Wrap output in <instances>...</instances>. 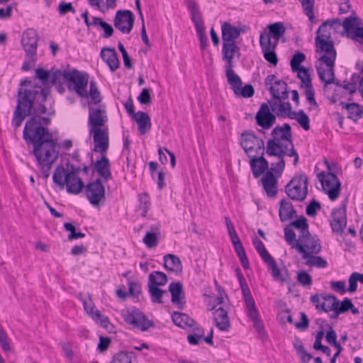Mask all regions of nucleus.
<instances>
[{
    "label": "nucleus",
    "instance_id": "1",
    "mask_svg": "<svg viewBox=\"0 0 363 363\" xmlns=\"http://www.w3.org/2000/svg\"><path fill=\"white\" fill-rule=\"evenodd\" d=\"M50 122L48 118L33 116L23 130V138L33 144V153L45 179L50 177V170L59 157L57 142L48 128L43 126Z\"/></svg>",
    "mask_w": 363,
    "mask_h": 363
},
{
    "label": "nucleus",
    "instance_id": "2",
    "mask_svg": "<svg viewBox=\"0 0 363 363\" xmlns=\"http://www.w3.org/2000/svg\"><path fill=\"white\" fill-rule=\"evenodd\" d=\"M335 23L340 24V21L337 19L325 21L317 31L316 51L320 54V56L316 62L315 67L320 79L325 82V86L333 83L352 95L357 91L355 83L348 82L342 84L340 80L335 79L334 67L337 53L333 43L330 40V33L328 30V27H333Z\"/></svg>",
    "mask_w": 363,
    "mask_h": 363
},
{
    "label": "nucleus",
    "instance_id": "3",
    "mask_svg": "<svg viewBox=\"0 0 363 363\" xmlns=\"http://www.w3.org/2000/svg\"><path fill=\"white\" fill-rule=\"evenodd\" d=\"M50 93L49 88H41L36 84L30 88H19L17 106L12 120L14 128L20 127L27 116L45 113L47 108L43 103L47 100Z\"/></svg>",
    "mask_w": 363,
    "mask_h": 363
},
{
    "label": "nucleus",
    "instance_id": "4",
    "mask_svg": "<svg viewBox=\"0 0 363 363\" xmlns=\"http://www.w3.org/2000/svg\"><path fill=\"white\" fill-rule=\"evenodd\" d=\"M272 138L267 143L266 153L269 156L288 155L294 157V164L298 162V155L292 141V132L289 123L277 126L272 132Z\"/></svg>",
    "mask_w": 363,
    "mask_h": 363
},
{
    "label": "nucleus",
    "instance_id": "5",
    "mask_svg": "<svg viewBox=\"0 0 363 363\" xmlns=\"http://www.w3.org/2000/svg\"><path fill=\"white\" fill-rule=\"evenodd\" d=\"M78 172L74 171L73 166L69 171L62 165L57 166L53 174V182L61 189L66 186L68 193L78 194L84 187V182L77 175Z\"/></svg>",
    "mask_w": 363,
    "mask_h": 363
},
{
    "label": "nucleus",
    "instance_id": "6",
    "mask_svg": "<svg viewBox=\"0 0 363 363\" xmlns=\"http://www.w3.org/2000/svg\"><path fill=\"white\" fill-rule=\"evenodd\" d=\"M240 145L250 158L264 153V140L252 132H245L241 134Z\"/></svg>",
    "mask_w": 363,
    "mask_h": 363
},
{
    "label": "nucleus",
    "instance_id": "7",
    "mask_svg": "<svg viewBox=\"0 0 363 363\" xmlns=\"http://www.w3.org/2000/svg\"><path fill=\"white\" fill-rule=\"evenodd\" d=\"M286 193L294 201H303L308 194V177L306 174H300L293 178L286 186Z\"/></svg>",
    "mask_w": 363,
    "mask_h": 363
},
{
    "label": "nucleus",
    "instance_id": "8",
    "mask_svg": "<svg viewBox=\"0 0 363 363\" xmlns=\"http://www.w3.org/2000/svg\"><path fill=\"white\" fill-rule=\"evenodd\" d=\"M294 248L302 254V258L306 259L309 255L318 254L321 251L320 240L316 236H312L309 233L300 235Z\"/></svg>",
    "mask_w": 363,
    "mask_h": 363
},
{
    "label": "nucleus",
    "instance_id": "9",
    "mask_svg": "<svg viewBox=\"0 0 363 363\" xmlns=\"http://www.w3.org/2000/svg\"><path fill=\"white\" fill-rule=\"evenodd\" d=\"M323 190L331 201H335L340 196L341 182L337 176L331 172H320L318 175Z\"/></svg>",
    "mask_w": 363,
    "mask_h": 363
},
{
    "label": "nucleus",
    "instance_id": "10",
    "mask_svg": "<svg viewBox=\"0 0 363 363\" xmlns=\"http://www.w3.org/2000/svg\"><path fill=\"white\" fill-rule=\"evenodd\" d=\"M187 6L191 11V20L194 23L196 33L199 35L200 45L202 50L208 45V38L205 34L203 21L199 11V8L195 0H186Z\"/></svg>",
    "mask_w": 363,
    "mask_h": 363
},
{
    "label": "nucleus",
    "instance_id": "11",
    "mask_svg": "<svg viewBox=\"0 0 363 363\" xmlns=\"http://www.w3.org/2000/svg\"><path fill=\"white\" fill-rule=\"evenodd\" d=\"M89 81V75L85 73L79 72L75 69L69 71L67 82H68V88L73 90L79 96L82 97L87 96V84Z\"/></svg>",
    "mask_w": 363,
    "mask_h": 363
},
{
    "label": "nucleus",
    "instance_id": "12",
    "mask_svg": "<svg viewBox=\"0 0 363 363\" xmlns=\"http://www.w3.org/2000/svg\"><path fill=\"white\" fill-rule=\"evenodd\" d=\"M124 320L135 328L140 329L142 331H146L152 323L150 321L146 316L138 308H131L123 311Z\"/></svg>",
    "mask_w": 363,
    "mask_h": 363
},
{
    "label": "nucleus",
    "instance_id": "13",
    "mask_svg": "<svg viewBox=\"0 0 363 363\" xmlns=\"http://www.w3.org/2000/svg\"><path fill=\"white\" fill-rule=\"evenodd\" d=\"M39 35L36 30L33 28L26 29L21 36V46L26 56L37 55Z\"/></svg>",
    "mask_w": 363,
    "mask_h": 363
},
{
    "label": "nucleus",
    "instance_id": "14",
    "mask_svg": "<svg viewBox=\"0 0 363 363\" xmlns=\"http://www.w3.org/2000/svg\"><path fill=\"white\" fill-rule=\"evenodd\" d=\"M135 16L129 10H119L114 18V26L124 34H128L133 30Z\"/></svg>",
    "mask_w": 363,
    "mask_h": 363
},
{
    "label": "nucleus",
    "instance_id": "15",
    "mask_svg": "<svg viewBox=\"0 0 363 363\" xmlns=\"http://www.w3.org/2000/svg\"><path fill=\"white\" fill-rule=\"evenodd\" d=\"M86 194L88 200L94 206L105 201V187L101 180L97 179L89 183L86 187Z\"/></svg>",
    "mask_w": 363,
    "mask_h": 363
},
{
    "label": "nucleus",
    "instance_id": "16",
    "mask_svg": "<svg viewBox=\"0 0 363 363\" xmlns=\"http://www.w3.org/2000/svg\"><path fill=\"white\" fill-rule=\"evenodd\" d=\"M330 226L333 233L340 235L344 233L347 226L345 204H342L339 208L333 210L331 213Z\"/></svg>",
    "mask_w": 363,
    "mask_h": 363
},
{
    "label": "nucleus",
    "instance_id": "17",
    "mask_svg": "<svg viewBox=\"0 0 363 363\" xmlns=\"http://www.w3.org/2000/svg\"><path fill=\"white\" fill-rule=\"evenodd\" d=\"M265 84L269 86L273 96L272 99H286L288 98L287 84L283 80H277L275 75L267 76Z\"/></svg>",
    "mask_w": 363,
    "mask_h": 363
},
{
    "label": "nucleus",
    "instance_id": "18",
    "mask_svg": "<svg viewBox=\"0 0 363 363\" xmlns=\"http://www.w3.org/2000/svg\"><path fill=\"white\" fill-rule=\"evenodd\" d=\"M90 134L93 135L94 143V150L101 152L102 155L106 154L109 147V137L108 128H94L89 129Z\"/></svg>",
    "mask_w": 363,
    "mask_h": 363
},
{
    "label": "nucleus",
    "instance_id": "19",
    "mask_svg": "<svg viewBox=\"0 0 363 363\" xmlns=\"http://www.w3.org/2000/svg\"><path fill=\"white\" fill-rule=\"evenodd\" d=\"M245 301L248 310V315L254 323V327L256 328L259 337L262 339L266 337L264 325L259 314V311L255 306V303L252 295L245 297Z\"/></svg>",
    "mask_w": 363,
    "mask_h": 363
},
{
    "label": "nucleus",
    "instance_id": "20",
    "mask_svg": "<svg viewBox=\"0 0 363 363\" xmlns=\"http://www.w3.org/2000/svg\"><path fill=\"white\" fill-rule=\"evenodd\" d=\"M223 60L225 62V67H235L233 60L240 57V48L235 43H223Z\"/></svg>",
    "mask_w": 363,
    "mask_h": 363
},
{
    "label": "nucleus",
    "instance_id": "21",
    "mask_svg": "<svg viewBox=\"0 0 363 363\" xmlns=\"http://www.w3.org/2000/svg\"><path fill=\"white\" fill-rule=\"evenodd\" d=\"M257 123L264 129H269L275 123L276 117L267 104H263L256 116Z\"/></svg>",
    "mask_w": 363,
    "mask_h": 363
},
{
    "label": "nucleus",
    "instance_id": "22",
    "mask_svg": "<svg viewBox=\"0 0 363 363\" xmlns=\"http://www.w3.org/2000/svg\"><path fill=\"white\" fill-rule=\"evenodd\" d=\"M107 121L108 117L105 110L89 108L88 125L90 129L102 128L101 127L104 125Z\"/></svg>",
    "mask_w": 363,
    "mask_h": 363
},
{
    "label": "nucleus",
    "instance_id": "23",
    "mask_svg": "<svg viewBox=\"0 0 363 363\" xmlns=\"http://www.w3.org/2000/svg\"><path fill=\"white\" fill-rule=\"evenodd\" d=\"M281 99H272L269 101V104L272 112H274L278 117L290 118L291 111V106L289 102L282 101Z\"/></svg>",
    "mask_w": 363,
    "mask_h": 363
},
{
    "label": "nucleus",
    "instance_id": "24",
    "mask_svg": "<svg viewBox=\"0 0 363 363\" xmlns=\"http://www.w3.org/2000/svg\"><path fill=\"white\" fill-rule=\"evenodd\" d=\"M169 291L172 295V302L182 309L184 307L185 294L183 289L182 284L179 281L171 283L169 286Z\"/></svg>",
    "mask_w": 363,
    "mask_h": 363
},
{
    "label": "nucleus",
    "instance_id": "25",
    "mask_svg": "<svg viewBox=\"0 0 363 363\" xmlns=\"http://www.w3.org/2000/svg\"><path fill=\"white\" fill-rule=\"evenodd\" d=\"M223 43H235L239 38L241 30L229 22H223L221 26Z\"/></svg>",
    "mask_w": 363,
    "mask_h": 363
},
{
    "label": "nucleus",
    "instance_id": "26",
    "mask_svg": "<svg viewBox=\"0 0 363 363\" xmlns=\"http://www.w3.org/2000/svg\"><path fill=\"white\" fill-rule=\"evenodd\" d=\"M101 56L112 72L119 68L120 61L118 60L117 52L114 48H102Z\"/></svg>",
    "mask_w": 363,
    "mask_h": 363
},
{
    "label": "nucleus",
    "instance_id": "27",
    "mask_svg": "<svg viewBox=\"0 0 363 363\" xmlns=\"http://www.w3.org/2000/svg\"><path fill=\"white\" fill-rule=\"evenodd\" d=\"M250 164L255 178L259 177L269 168V162L264 157V155L253 156L250 158Z\"/></svg>",
    "mask_w": 363,
    "mask_h": 363
},
{
    "label": "nucleus",
    "instance_id": "28",
    "mask_svg": "<svg viewBox=\"0 0 363 363\" xmlns=\"http://www.w3.org/2000/svg\"><path fill=\"white\" fill-rule=\"evenodd\" d=\"M213 320L216 327L222 331H228L230 328L228 312L223 307H219L215 310Z\"/></svg>",
    "mask_w": 363,
    "mask_h": 363
},
{
    "label": "nucleus",
    "instance_id": "29",
    "mask_svg": "<svg viewBox=\"0 0 363 363\" xmlns=\"http://www.w3.org/2000/svg\"><path fill=\"white\" fill-rule=\"evenodd\" d=\"M263 188L269 197H275L277 194V179L272 172H267L262 179Z\"/></svg>",
    "mask_w": 363,
    "mask_h": 363
},
{
    "label": "nucleus",
    "instance_id": "30",
    "mask_svg": "<svg viewBox=\"0 0 363 363\" xmlns=\"http://www.w3.org/2000/svg\"><path fill=\"white\" fill-rule=\"evenodd\" d=\"M265 262L268 264L272 275L276 281L283 284L291 280L288 270L285 268L282 271L280 270L272 257Z\"/></svg>",
    "mask_w": 363,
    "mask_h": 363
},
{
    "label": "nucleus",
    "instance_id": "31",
    "mask_svg": "<svg viewBox=\"0 0 363 363\" xmlns=\"http://www.w3.org/2000/svg\"><path fill=\"white\" fill-rule=\"evenodd\" d=\"M279 215L280 220L284 222L296 217V211L289 201L283 199L280 201Z\"/></svg>",
    "mask_w": 363,
    "mask_h": 363
},
{
    "label": "nucleus",
    "instance_id": "32",
    "mask_svg": "<svg viewBox=\"0 0 363 363\" xmlns=\"http://www.w3.org/2000/svg\"><path fill=\"white\" fill-rule=\"evenodd\" d=\"M111 164L109 160L106 156V154H104L101 159L97 160L95 164V168L99 174L105 181H108L111 179Z\"/></svg>",
    "mask_w": 363,
    "mask_h": 363
},
{
    "label": "nucleus",
    "instance_id": "33",
    "mask_svg": "<svg viewBox=\"0 0 363 363\" xmlns=\"http://www.w3.org/2000/svg\"><path fill=\"white\" fill-rule=\"evenodd\" d=\"M165 269L169 272L179 274L182 272V264L179 257L167 254L164 257Z\"/></svg>",
    "mask_w": 363,
    "mask_h": 363
},
{
    "label": "nucleus",
    "instance_id": "34",
    "mask_svg": "<svg viewBox=\"0 0 363 363\" xmlns=\"http://www.w3.org/2000/svg\"><path fill=\"white\" fill-rule=\"evenodd\" d=\"M172 318L176 325L184 329L191 328L196 325L194 320L186 313L174 312Z\"/></svg>",
    "mask_w": 363,
    "mask_h": 363
},
{
    "label": "nucleus",
    "instance_id": "35",
    "mask_svg": "<svg viewBox=\"0 0 363 363\" xmlns=\"http://www.w3.org/2000/svg\"><path fill=\"white\" fill-rule=\"evenodd\" d=\"M133 118L138 123L140 134L144 135L150 130L151 121L147 113L138 111L134 114Z\"/></svg>",
    "mask_w": 363,
    "mask_h": 363
},
{
    "label": "nucleus",
    "instance_id": "36",
    "mask_svg": "<svg viewBox=\"0 0 363 363\" xmlns=\"http://www.w3.org/2000/svg\"><path fill=\"white\" fill-rule=\"evenodd\" d=\"M340 305V302L337 298L333 295H326L322 296V302H321V311L324 312L328 311H335L336 313V311L337 306Z\"/></svg>",
    "mask_w": 363,
    "mask_h": 363
},
{
    "label": "nucleus",
    "instance_id": "37",
    "mask_svg": "<svg viewBox=\"0 0 363 363\" xmlns=\"http://www.w3.org/2000/svg\"><path fill=\"white\" fill-rule=\"evenodd\" d=\"M233 67H225V74L228 82L235 93L238 88L242 86V82L241 78L233 71Z\"/></svg>",
    "mask_w": 363,
    "mask_h": 363
},
{
    "label": "nucleus",
    "instance_id": "38",
    "mask_svg": "<svg viewBox=\"0 0 363 363\" xmlns=\"http://www.w3.org/2000/svg\"><path fill=\"white\" fill-rule=\"evenodd\" d=\"M167 275L159 271H155L150 274L148 279V286H164L167 283Z\"/></svg>",
    "mask_w": 363,
    "mask_h": 363
},
{
    "label": "nucleus",
    "instance_id": "39",
    "mask_svg": "<svg viewBox=\"0 0 363 363\" xmlns=\"http://www.w3.org/2000/svg\"><path fill=\"white\" fill-rule=\"evenodd\" d=\"M344 107L348 112V117L354 121H357L362 117L363 109L357 104H345Z\"/></svg>",
    "mask_w": 363,
    "mask_h": 363
},
{
    "label": "nucleus",
    "instance_id": "40",
    "mask_svg": "<svg viewBox=\"0 0 363 363\" xmlns=\"http://www.w3.org/2000/svg\"><path fill=\"white\" fill-rule=\"evenodd\" d=\"M294 346L297 355L300 357L303 363H308L313 358V356L308 353L305 350L303 345L300 339H296Z\"/></svg>",
    "mask_w": 363,
    "mask_h": 363
},
{
    "label": "nucleus",
    "instance_id": "41",
    "mask_svg": "<svg viewBox=\"0 0 363 363\" xmlns=\"http://www.w3.org/2000/svg\"><path fill=\"white\" fill-rule=\"evenodd\" d=\"M259 44L262 48V51H267L271 50H275L278 44V41L274 40H272L269 34L262 33L259 37Z\"/></svg>",
    "mask_w": 363,
    "mask_h": 363
},
{
    "label": "nucleus",
    "instance_id": "42",
    "mask_svg": "<svg viewBox=\"0 0 363 363\" xmlns=\"http://www.w3.org/2000/svg\"><path fill=\"white\" fill-rule=\"evenodd\" d=\"M291 119H295L297 121L298 124L305 130H308L310 129V119L307 114L302 110L298 112L294 111L291 113Z\"/></svg>",
    "mask_w": 363,
    "mask_h": 363
},
{
    "label": "nucleus",
    "instance_id": "43",
    "mask_svg": "<svg viewBox=\"0 0 363 363\" xmlns=\"http://www.w3.org/2000/svg\"><path fill=\"white\" fill-rule=\"evenodd\" d=\"M269 35H272L274 40L279 42L280 38L284 35L286 28L282 22H277L268 26Z\"/></svg>",
    "mask_w": 363,
    "mask_h": 363
},
{
    "label": "nucleus",
    "instance_id": "44",
    "mask_svg": "<svg viewBox=\"0 0 363 363\" xmlns=\"http://www.w3.org/2000/svg\"><path fill=\"white\" fill-rule=\"evenodd\" d=\"M155 232L154 231H148L146 233L143 242L147 245V247L150 248H152L157 245L158 242V235H160L159 228L157 227L155 228Z\"/></svg>",
    "mask_w": 363,
    "mask_h": 363
},
{
    "label": "nucleus",
    "instance_id": "45",
    "mask_svg": "<svg viewBox=\"0 0 363 363\" xmlns=\"http://www.w3.org/2000/svg\"><path fill=\"white\" fill-rule=\"evenodd\" d=\"M305 262L306 265L309 267H315L318 268H326L328 266V262L320 256H314L313 255H309L307 257Z\"/></svg>",
    "mask_w": 363,
    "mask_h": 363
},
{
    "label": "nucleus",
    "instance_id": "46",
    "mask_svg": "<svg viewBox=\"0 0 363 363\" xmlns=\"http://www.w3.org/2000/svg\"><path fill=\"white\" fill-rule=\"evenodd\" d=\"M69 71L57 69L52 72L50 76V82L53 84H61L64 82H67Z\"/></svg>",
    "mask_w": 363,
    "mask_h": 363
},
{
    "label": "nucleus",
    "instance_id": "47",
    "mask_svg": "<svg viewBox=\"0 0 363 363\" xmlns=\"http://www.w3.org/2000/svg\"><path fill=\"white\" fill-rule=\"evenodd\" d=\"M303 7L305 14L308 17L311 22H314L315 16L314 15L313 9L315 5V0H298Z\"/></svg>",
    "mask_w": 363,
    "mask_h": 363
},
{
    "label": "nucleus",
    "instance_id": "48",
    "mask_svg": "<svg viewBox=\"0 0 363 363\" xmlns=\"http://www.w3.org/2000/svg\"><path fill=\"white\" fill-rule=\"evenodd\" d=\"M304 86L306 99L311 105L310 109L317 110L318 105L315 99V91L312 83L306 84Z\"/></svg>",
    "mask_w": 363,
    "mask_h": 363
},
{
    "label": "nucleus",
    "instance_id": "49",
    "mask_svg": "<svg viewBox=\"0 0 363 363\" xmlns=\"http://www.w3.org/2000/svg\"><path fill=\"white\" fill-rule=\"evenodd\" d=\"M135 355L133 352H121L115 355L111 363H132Z\"/></svg>",
    "mask_w": 363,
    "mask_h": 363
},
{
    "label": "nucleus",
    "instance_id": "50",
    "mask_svg": "<svg viewBox=\"0 0 363 363\" xmlns=\"http://www.w3.org/2000/svg\"><path fill=\"white\" fill-rule=\"evenodd\" d=\"M148 291L150 294L151 300L153 303H162V300L164 294L167 291L160 289L158 286H148Z\"/></svg>",
    "mask_w": 363,
    "mask_h": 363
},
{
    "label": "nucleus",
    "instance_id": "51",
    "mask_svg": "<svg viewBox=\"0 0 363 363\" xmlns=\"http://www.w3.org/2000/svg\"><path fill=\"white\" fill-rule=\"evenodd\" d=\"M253 245L264 262H267L272 257L265 248L263 242L257 238L253 239Z\"/></svg>",
    "mask_w": 363,
    "mask_h": 363
},
{
    "label": "nucleus",
    "instance_id": "52",
    "mask_svg": "<svg viewBox=\"0 0 363 363\" xmlns=\"http://www.w3.org/2000/svg\"><path fill=\"white\" fill-rule=\"evenodd\" d=\"M288 155H282L281 156H276L279 161L277 163H272L271 164V169L269 172L275 173L277 177H280L285 167L284 157Z\"/></svg>",
    "mask_w": 363,
    "mask_h": 363
},
{
    "label": "nucleus",
    "instance_id": "53",
    "mask_svg": "<svg viewBox=\"0 0 363 363\" xmlns=\"http://www.w3.org/2000/svg\"><path fill=\"white\" fill-rule=\"evenodd\" d=\"M291 226L300 230L301 235H304L305 234H308V224L307 222V219L304 216H301L296 220H294L291 223Z\"/></svg>",
    "mask_w": 363,
    "mask_h": 363
},
{
    "label": "nucleus",
    "instance_id": "54",
    "mask_svg": "<svg viewBox=\"0 0 363 363\" xmlns=\"http://www.w3.org/2000/svg\"><path fill=\"white\" fill-rule=\"evenodd\" d=\"M234 247L242 267L245 269H248L250 267V263L242 244L240 243L234 245Z\"/></svg>",
    "mask_w": 363,
    "mask_h": 363
},
{
    "label": "nucleus",
    "instance_id": "55",
    "mask_svg": "<svg viewBox=\"0 0 363 363\" xmlns=\"http://www.w3.org/2000/svg\"><path fill=\"white\" fill-rule=\"evenodd\" d=\"M96 323L108 330H111L110 328H113V325L110 323L108 317L102 315L99 310H95V315L92 318Z\"/></svg>",
    "mask_w": 363,
    "mask_h": 363
},
{
    "label": "nucleus",
    "instance_id": "56",
    "mask_svg": "<svg viewBox=\"0 0 363 363\" xmlns=\"http://www.w3.org/2000/svg\"><path fill=\"white\" fill-rule=\"evenodd\" d=\"M306 60V55L301 52H297L293 56L291 60V69L294 72L297 71L301 67L300 66L301 63L303 62Z\"/></svg>",
    "mask_w": 363,
    "mask_h": 363
},
{
    "label": "nucleus",
    "instance_id": "57",
    "mask_svg": "<svg viewBox=\"0 0 363 363\" xmlns=\"http://www.w3.org/2000/svg\"><path fill=\"white\" fill-rule=\"evenodd\" d=\"M255 90L251 84H246L244 87L238 88L235 92L237 96H242L243 98H250L254 95Z\"/></svg>",
    "mask_w": 363,
    "mask_h": 363
},
{
    "label": "nucleus",
    "instance_id": "58",
    "mask_svg": "<svg viewBox=\"0 0 363 363\" xmlns=\"http://www.w3.org/2000/svg\"><path fill=\"white\" fill-rule=\"evenodd\" d=\"M353 308V303L352 300L349 298H345L342 301L340 306H337L336 314H335L334 317L336 318L340 313H345L350 310V308Z\"/></svg>",
    "mask_w": 363,
    "mask_h": 363
},
{
    "label": "nucleus",
    "instance_id": "59",
    "mask_svg": "<svg viewBox=\"0 0 363 363\" xmlns=\"http://www.w3.org/2000/svg\"><path fill=\"white\" fill-rule=\"evenodd\" d=\"M140 209L142 211V216H145L148 209L150 208V198L147 194H143L139 196Z\"/></svg>",
    "mask_w": 363,
    "mask_h": 363
},
{
    "label": "nucleus",
    "instance_id": "60",
    "mask_svg": "<svg viewBox=\"0 0 363 363\" xmlns=\"http://www.w3.org/2000/svg\"><path fill=\"white\" fill-rule=\"evenodd\" d=\"M318 322L320 323L321 329L317 333L316 336H315V340L313 344V348L315 350L318 349V347H320V346L322 345V344H321L322 339L325 335V330L323 328V326H324V325H328V324L325 320L319 319Z\"/></svg>",
    "mask_w": 363,
    "mask_h": 363
},
{
    "label": "nucleus",
    "instance_id": "61",
    "mask_svg": "<svg viewBox=\"0 0 363 363\" xmlns=\"http://www.w3.org/2000/svg\"><path fill=\"white\" fill-rule=\"evenodd\" d=\"M89 95L94 104H99L101 100L100 91H99L96 83L93 81L90 82Z\"/></svg>",
    "mask_w": 363,
    "mask_h": 363
},
{
    "label": "nucleus",
    "instance_id": "62",
    "mask_svg": "<svg viewBox=\"0 0 363 363\" xmlns=\"http://www.w3.org/2000/svg\"><path fill=\"white\" fill-rule=\"evenodd\" d=\"M297 279L298 281L304 286H310L312 284L311 275L305 271H301L298 273Z\"/></svg>",
    "mask_w": 363,
    "mask_h": 363
},
{
    "label": "nucleus",
    "instance_id": "63",
    "mask_svg": "<svg viewBox=\"0 0 363 363\" xmlns=\"http://www.w3.org/2000/svg\"><path fill=\"white\" fill-rule=\"evenodd\" d=\"M36 78L40 79L44 84L48 82H50L51 73L43 68H38L35 69Z\"/></svg>",
    "mask_w": 363,
    "mask_h": 363
},
{
    "label": "nucleus",
    "instance_id": "64",
    "mask_svg": "<svg viewBox=\"0 0 363 363\" xmlns=\"http://www.w3.org/2000/svg\"><path fill=\"white\" fill-rule=\"evenodd\" d=\"M298 77L301 80L302 83L306 84L311 83V79L308 70L304 67H301L298 70Z\"/></svg>",
    "mask_w": 363,
    "mask_h": 363
}]
</instances>
